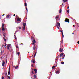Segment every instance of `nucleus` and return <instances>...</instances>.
I'll use <instances>...</instances> for the list:
<instances>
[{
	"instance_id": "obj_53",
	"label": "nucleus",
	"mask_w": 79,
	"mask_h": 79,
	"mask_svg": "<svg viewBox=\"0 0 79 79\" xmlns=\"http://www.w3.org/2000/svg\"><path fill=\"white\" fill-rule=\"evenodd\" d=\"M60 32H63L62 31L60 30Z\"/></svg>"
},
{
	"instance_id": "obj_16",
	"label": "nucleus",
	"mask_w": 79,
	"mask_h": 79,
	"mask_svg": "<svg viewBox=\"0 0 79 79\" xmlns=\"http://www.w3.org/2000/svg\"><path fill=\"white\" fill-rule=\"evenodd\" d=\"M61 13V9H60L59 10V13Z\"/></svg>"
},
{
	"instance_id": "obj_1",
	"label": "nucleus",
	"mask_w": 79,
	"mask_h": 79,
	"mask_svg": "<svg viewBox=\"0 0 79 79\" xmlns=\"http://www.w3.org/2000/svg\"><path fill=\"white\" fill-rule=\"evenodd\" d=\"M11 47V45L10 44H8L7 46L6 47L7 50H10V48Z\"/></svg>"
},
{
	"instance_id": "obj_39",
	"label": "nucleus",
	"mask_w": 79,
	"mask_h": 79,
	"mask_svg": "<svg viewBox=\"0 0 79 79\" xmlns=\"http://www.w3.org/2000/svg\"><path fill=\"white\" fill-rule=\"evenodd\" d=\"M6 63H7V59H6Z\"/></svg>"
},
{
	"instance_id": "obj_3",
	"label": "nucleus",
	"mask_w": 79,
	"mask_h": 79,
	"mask_svg": "<svg viewBox=\"0 0 79 79\" xmlns=\"http://www.w3.org/2000/svg\"><path fill=\"white\" fill-rule=\"evenodd\" d=\"M17 21H21V18H18L17 19Z\"/></svg>"
},
{
	"instance_id": "obj_5",
	"label": "nucleus",
	"mask_w": 79,
	"mask_h": 79,
	"mask_svg": "<svg viewBox=\"0 0 79 79\" xmlns=\"http://www.w3.org/2000/svg\"><path fill=\"white\" fill-rule=\"evenodd\" d=\"M5 65V61H3L2 62V66H4Z\"/></svg>"
},
{
	"instance_id": "obj_6",
	"label": "nucleus",
	"mask_w": 79,
	"mask_h": 79,
	"mask_svg": "<svg viewBox=\"0 0 79 79\" xmlns=\"http://www.w3.org/2000/svg\"><path fill=\"white\" fill-rule=\"evenodd\" d=\"M59 73H60V71L58 70L56 72V74H59Z\"/></svg>"
},
{
	"instance_id": "obj_37",
	"label": "nucleus",
	"mask_w": 79,
	"mask_h": 79,
	"mask_svg": "<svg viewBox=\"0 0 79 79\" xmlns=\"http://www.w3.org/2000/svg\"><path fill=\"white\" fill-rule=\"evenodd\" d=\"M23 28L24 30H25V27H24Z\"/></svg>"
},
{
	"instance_id": "obj_62",
	"label": "nucleus",
	"mask_w": 79,
	"mask_h": 79,
	"mask_svg": "<svg viewBox=\"0 0 79 79\" xmlns=\"http://www.w3.org/2000/svg\"><path fill=\"white\" fill-rule=\"evenodd\" d=\"M33 61H32V60H31V62H33Z\"/></svg>"
},
{
	"instance_id": "obj_38",
	"label": "nucleus",
	"mask_w": 79,
	"mask_h": 79,
	"mask_svg": "<svg viewBox=\"0 0 79 79\" xmlns=\"http://www.w3.org/2000/svg\"><path fill=\"white\" fill-rule=\"evenodd\" d=\"M16 47L17 48H18V46L16 45Z\"/></svg>"
},
{
	"instance_id": "obj_42",
	"label": "nucleus",
	"mask_w": 79,
	"mask_h": 79,
	"mask_svg": "<svg viewBox=\"0 0 79 79\" xmlns=\"http://www.w3.org/2000/svg\"><path fill=\"white\" fill-rule=\"evenodd\" d=\"M1 55L2 56L3 55V54L2 53V52H1Z\"/></svg>"
},
{
	"instance_id": "obj_43",
	"label": "nucleus",
	"mask_w": 79,
	"mask_h": 79,
	"mask_svg": "<svg viewBox=\"0 0 79 79\" xmlns=\"http://www.w3.org/2000/svg\"><path fill=\"white\" fill-rule=\"evenodd\" d=\"M8 78L9 79H10V76H9L8 77Z\"/></svg>"
},
{
	"instance_id": "obj_2",
	"label": "nucleus",
	"mask_w": 79,
	"mask_h": 79,
	"mask_svg": "<svg viewBox=\"0 0 79 79\" xmlns=\"http://www.w3.org/2000/svg\"><path fill=\"white\" fill-rule=\"evenodd\" d=\"M65 22L69 23V20L68 19L66 18L65 20Z\"/></svg>"
},
{
	"instance_id": "obj_60",
	"label": "nucleus",
	"mask_w": 79,
	"mask_h": 79,
	"mask_svg": "<svg viewBox=\"0 0 79 79\" xmlns=\"http://www.w3.org/2000/svg\"><path fill=\"white\" fill-rule=\"evenodd\" d=\"M17 16H18V15H16V17H17Z\"/></svg>"
},
{
	"instance_id": "obj_23",
	"label": "nucleus",
	"mask_w": 79,
	"mask_h": 79,
	"mask_svg": "<svg viewBox=\"0 0 79 79\" xmlns=\"http://www.w3.org/2000/svg\"><path fill=\"white\" fill-rule=\"evenodd\" d=\"M14 36H15V40H16L17 39L16 38V35H14Z\"/></svg>"
},
{
	"instance_id": "obj_57",
	"label": "nucleus",
	"mask_w": 79,
	"mask_h": 79,
	"mask_svg": "<svg viewBox=\"0 0 79 79\" xmlns=\"http://www.w3.org/2000/svg\"><path fill=\"white\" fill-rule=\"evenodd\" d=\"M73 27H75V25H73Z\"/></svg>"
},
{
	"instance_id": "obj_17",
	"label": "nucleus",
	"mask_w": 79,
	"mask_h": 79,
	"mask_svg": "<svg viewBox=\"0 0 79 79\" xmlns=\"http://www.w3.org/2000/svg\"><path fill=\"white\" fill-rule=\"evenodd\" d=\"M3 36L4 37H5V33H3Z\"/></svg>"
},
{
	"instance_id": "obj_22",
	"label": "nucleus",
	"mask_w": 79,
	"mask_h": 79,
	"mask_svg": "<svg viewBox=\"0 0 79 79\" xmlns=\"http://www.w3.org/2000/svg\"><path fill=\"white\" fill-rule=\"evenodd\" d=\"M67 13H69V9H68V10H67Z\"/></svg>"
},
{
	"instance_id": "obj_35",
	"label": "nucleus",
	"mask_w": 79,
	"mask_h": 79,
	"mask_svg": "<svg viewBox=\"0 0 79 79\" xmlns=\"http://www.w3.org/2000/svg\"><path fill=\"white\" fill-rule=\"evenodd\" d=\"M5 76H8V75H7V73H6Z\"/></svg>"
},
{
	"instance_id": "obj_36",
	"label": "nucleus",
	"mask_w": 79,
	"mask_h": 79,
	"mask_svg": "<svg viewBox=\"0 0 79 79\" xmlns=\"http://www.w3.org/2000/svg\"><path fill=\"white\" fill-rule=\"evenodd\" d=\"M20 53H19V52H18V55H19Z\"/></svg>"
},
{
	"instance_id": "obj_14",
	"label": "nucleus",
	"mask_w": 79,
	"mask_h": 79,
	"mask_svg": "<svg viewBox=\"0 0 79 79\" xmlns=\"http://www.w3.org/2000/svg\"><path fill=\"white\" fill-rule=\"evenodd\" d=\"M59 18V15H57V16H56V19H58V18Z\"/></svg>"
},
{
	"instance_id": "obj_58",
	"label": "nucleus",
	"mask_w": 79,
	"mask_h": 79,
	"mask_svg": "<svg viewBox=\"0 0 79 79\" xmlns=\"http://www.w3.org/2000/svg\"><path fill=\"white\" fill-rule=\"evenodd\" d=\"M64 56H65V55H64Z\"/></svg>"
},
{
	"instance_id": "obj_24",
	"label": "nucleus",
	"mask_w": 79,
	"mask_h": 79,
	"mask_svg": "<svg viewBox=\"0 0 79 79\" xmlns=\"http://www.w3.org/2000/svg\"><path fill=\"white\" fill-rule=\"evenodd\" d=\"M2 31H5V28H4V27H2Z\"/></svg>"
},
{
	"instance_id": "obj_32",
	"label": "nucleus",
	"mask_w": 79,
	"mask_h": 79,
	"mask_svg": "<svg viewBox=\"0 0 79 79\" xmlns=\"http://www.w3.org/2000/svg\"><path fill=\"white\" fill-rule=\"evenodd\" d=\"M25 6H27V4H26V3H25Z\"/></svg>"
},
{
	"instance_id": "obj_52",
	"label": "nucleus",
	"mask_w": 79,
	"mask_h": 79,
	"mask_svg": "<svg viewBox=\"0 0 79 79\" xmlns=\"http://www.w3.org/2000/svg\"><path fill=\"white\" fill-rule=\"evenodd\" d=\"M37 73V71L35 72V73L36 74Z\"/></svg>"
},
{
	"instance_id": "obj_31",
	"label": "nucleus",
	"mask_w": 79,
	"mask_h": 79,
	"mask_svg": "<svg viewBox=\"0 0 79 79\" xmlns=\"http://www.w3.org/2000/svg\"><path fill=\"white\" fill-rule=\"evenodd\" d=\"M4 44H5V45L4 46V47L6 46L7 45V44H6V43H5Z\"/></svg>"
},
{
	"instance_id": "obj_4",
	"label": "nucleus",
	"mask_w": 79,
	"mask_h": 79,
	"mask_svg": "<svg viewBox=\"0 0 79 79\" xmlns=\"http://www.w3.org/2000/svg\"><path fill=\"white\" fill-rule=\"evenodd\" d=\"M9 70L8 72V75H9L10 74V67H9Z\"/></svg>"
},
{
	"instance_id": "obj_49",
	"label": "nucleus",
	"mask_w": 79,
	"mask_h": 79,
	"mask_svg": "<svg viewBox=\"0 0 79 79\" xmlns=\"http://www.w3.org/2000/svg\"><path fill=\"white\" fill-rule=\"evenodd\" d=\"M13 16H15V14H14Z\"/></svg>"
},
{
	"instance_id": "obj_59",
	"label": "nucleus",
	"mask_w": 79,
	"mask_h": 79,
	"mask_svg": "<svg viewBox=\"0 0 79 79\" xmlns=\"http://www.w3.org/2000/svg\"><path fill=\"white\" fill-rule=\"evenodd\" d=\"M4 15H5V14H3V15H2V16H4Z\"/></svg>"
},
{
	"instance_id": "obj_61",
	"label": "nucleus",
	"mask_w": 79,
	"mask_h": 79,
	"mask_svg": "<svg viewBox=\"0 0 79 79\" xmlns=\"http://www.w3.org/2000/svg\"><path fill=\"white\" fill-rule=\"evenodd\" d=\"M15 34H16V32H15Z\"/></svg>"
},
{
	"instance_id": "obj_55",
	"label": "nucleus",
	"mask_w": 79,
	"mask_h": 79,
	"mask_svg": "<svg viewBox=\"0 0 79 79\" xmlns=\"http://www.w3.org/2000/svg\"><path fill=\"white\" fill-rule=\"evenodd\" d=\"M57 60V59H56H56H55V60Z\"/></svg>"
},
{
	"instance_id": "obj_44",
	"label": "nucleus",
	"mask_w": 79,
	"mask_h": 79,
	"mask_svg": "<svg viewBox=\"0 0 79 79\" xmlns=\"http://www.w3.org/2000/svg\"><path fill=\"white\" fill-rule=\"evenodd\" d=\"M32 44V45H34V44H35V43H33Z\"/></svg>"
},
{
	"instance_id": "obj_9",
	"label": "nucleus",
	"mask_w": 79,
	"mask_h": 79,
	"mask_svg": "<svg viewBox=\"0 0 79 79\" xmlns=\"http://www.w3.org/2000/svg\"><path fill=\"white\" fill-rule=\"evenodd\" d=\"M32 42L33 43H35H35H36V41L34 39V40L32 41Z\"/></svg>"
},
{
	"instance_id": "obj_13",
	"label": "nucleus",
	"mask_w": 79,
	"mask_h": 79,
	"mask_svg": "<svg viewBox=\"0 0 79 79\" xmlns=\"http://www.w3.org/2000/svg\"><path fill=\"white\" fill-rule=\"evenodd\" d=\"M57 25L59 26V27H60V23H57Z\"/></svg>"
},
{
	"instance_id": "obj_33",
	"label": "nucleus",
	"mask_w": 79,
	"mask_h": 79,
	"mask_svg": "<svg viewBox=\"0 0 79 79\" xmlns=\"http://www.w3.org/2000/svg\"><path fill=\"white\" fill-rule=\"evenodd\" d=\"M26 10L27 11H27H28V10H27V7H26Z\"/></svg>"
},
{
	"instance_id": "obj_54",
	"label": "nucleus",
	"mask_w": 79,
	"mask_h": 79,
	"mask_svg": "<svg viewBox=\"0 0 79 79\" xmlns=\"http://www.w3.org/2000/svg\"><path fill=\"white\" fill-rule=\"evenodd\" d=\"M62 59H64V57L63 58H62Z\"/></svg>"
},
{
	"instance_id": "obj_20",
	"label": "nucleus",
	"mask_w": 79,
	"mask_h": 79,
	"mask_svg": "<svg viewBox=\"0 0 79 79\" xmlns=\"http://www.w3.org/2000/svg\"><path fill=\"white\" fill-rule=\"evenodd\" d=\"M4 26H5V24L4 23H3L2 25V27H4Z\"/></svg>"
},
{
	"instance_id": "obj_25",
	"label": "nucleus",
	"mask_w": 79,
	"mask_h": 79,
	"mask_svg": "<svg viewBox=\"0 0 79 79\" xmlns=\"http://www.w3.org/2000/svg\"><path fill=\"white\" fill-rule=\"evenodd\" d=\"M62 37L64 38V35H63V32H62Z\"/></svg>"
},
{
	"instance_id": "obj_51",
	"label": "nucleus",
	"mask_w": 79,
	"mask_h": 79,
	"mask_svg": "<svg viewBox=\"0 0 79 79\" xmlns=\"http://www.w3.org/2000/svg\"><path fill=\"white\" fill-rule=\"evenodd\" d=\"M69 7L68 6L67 7V9H69Z\"/></svg>"
},
{
	"instance_id": "obj_19",
	"label": "nucleus",
	"mask_w": 79,
	"mask_h": 79,
	"mask_svg": "<svg viewBox=\"0 0 79 79\" xmlns=\"http://www.w3.org/2000/svg\"><path fill=\"white\" fill-rule=\"evenodd\" d=\"M33 77L34 79H35L36 78V75H34Z\"/></svg>"
},
{
	"instance_id": "obj_45",
	"label": "nucleus",
	"mask_w": 79,
	"mask_h": 79,
	"mask_svg": "<svg viewBox=\"0 0 79 79\" xmlns=\"http://www.w3.org/2000/svg\"><path fill=\"white\" fill-rule=\"evenodd\" d=\"M31 39H32V40H33V38L32 37H31Z\"/></svg>"
},
{
	"instance_id": "obj_28",
	"label": "nucleus",
	"mask_w": 79,
	"mask_h": 79,
	"mask_svg": "<svg viewBox=\"0 0 79 79\" xmlns=\"http://www.w3.org/2000/svg\"><path fill=\"white\" fill-rule=\"evenodd\" d=\"M18 66L15 67V69H18Z\"/></svg>"
},
{
	"instance_id": "obj_26",
	"label": "nucleus",
	"mask_w": 79,
	"mask_h": 79,
	"mask_svg": "<svg viewBox=\"0 0 79 79\" xmlns=\"http://www.w3.org/2000/svg\"><path fill=\"white\" fill-rule=\"evenodd\" d=\"M55 66H53L52 68V69H55Z\"/></svg>"
},
{
	"instance_id": "obj_10",
	"label": "nucleus",
	"mask_w": 79,
	"mask_h": 79,
	"mask_svg": "<svg viewBox=\"0 0 79 79\" xmlns=\"http://www.w3.org/2000/svg\"><path fill=\"white\" fill-rule=\"evenodd\" d=\"M23 26L25 27V26H26V23H23Z\"/></svg>"
},
{
	"instance_id": "obj_18",
	"label": "nucleus",
	"mask_w": 79,
	"mask_h": 79,
	"mask_svg": "<svg viewBox=\"0 0 79 79\" xmlns=\"http://www.w3.org/2000/svg\"><path fill=\"white\" fill-rule=\"evenodd\" d=\"M3 39L4 41H5V42H6V39H5V37H3Z\"/></svg>"
},
{
	"instance_id": "obj_27",
	"label": "nucleus",
	"mask_w": 79,
	"mask_h": 79,
	"mask_svg": "<svg viewBox=\"0 0 79 79\" xmlns=\"http://www.w3.org/2000/svg\"><path fill=\"white\" fill-rule=\"evenodd\" d=\"M61 63L62 64H64V63L63 61L61 62Z\"/></svg>"
},
{
	"instance_id": "obj_8",
	"label": "nucleus",
	"mask_w": 79,
	"mask_h": 79,
	"mask_svg": "<svg viewBox=\"0 0 79 79\" xmlns=\"http://www.w3.org/2000/svg\"><path fill=\"white\" fill-rule=\"evenodd\" d=\"M63 53H61L60 55V57H61L63 56Z\"/></svg>"
},
{
	"instance_id": "obj_29",
	"label": "nucleus",
	"mask_w": 79,
	"mask_h": 79,
	"mask_svg": "<svg viewBox=\"0 0 79 79\" xmlns=\"http://www.w3.org/2000/svg\"><path fill=\"white\" fill-rule=\"evenodd\" d=\"M36 55V53H35V54L34 55V57L35 58V56Z\"/></svg>"
},
{
	"instance_id": "obj_64",
	"label": "nucleus",
	"mask_w": 79,
	"mask_h": 79,
	"mask_svg": "<svg viewBox=\"0 0 79 79\" xmlns=\"http://www.w3.org/2000/svg\"><path fill=\"white\" fill-rule=\"evenodd\" d=\"M4 48H6V47H5Z\"/></svg>"
},
{
	"instance_id": "obj_11",
	"label": "nucleus",
	"mask_w": 79,
	"mask_h": 79,
	"mask_svg": "<svg viewBox=\"0 0 79 79\" xmlns=\"http://www.w3.org/2000/svg\"><path fill=\"white\" fill-rule=\"evenodd\" d=\"M35 45H34L33 47V50H35Z\"/></svg>"
},
{
	"instance_id": "obj_40",
	"label": "nucleus",
	"mask_w": 79,
	"mask_h": 79,
	"mask_svg": "<svg viewBox=\"0 0 79 79\" xmlns=\"http://www.w3.org/2000/svg\"><path fill=\"white\" fill-rule=\"evenodd\" d=\"M4 44H2V47H3V46H4Z\"/></svg>"
},
{
	"instance_id": "obj_34",
	"label": "nucleus",
	"mask_w": 79,
	"mask_h": 79,
	"mask_svg": "<svg viewBox=\"0 0 79 79\" xmlns=\"http://www.w3.org/2000/svg\"><path fill=\"white\" fill-rule=\"evenodd\" d=\"M4 79V77L3 76H2V79Z\"/></svg>"
},
{
	"instance_id": "obj_56",
	"label": "nucleus",
	"mask_w": 79,
	"mask_h": 79,
	"mask_svg": "<svg viewBox=\"0 0 79 79\" xmlns=\"http://www.w3.org/2000/svg\"><path fill=\"white\" fill-rule=\"evenodd\" d=\"M22 44H23V43H22L21 44V45H22Z\"/></svg>"
},
{
	"instance_id": "obj_21",
	"label": "nucleus",
	"mask_w": 79,
	"mask_h": 79,
	"mask_svg": "<svg viewBox=\"0 0 79 79\" xmlns=\"http://www.w3.org/2000/svg\"><path fill=\"white\" fill-rule=\"evenodd\" d=\"M34 71H35V72H36V71H37V70L35 69H34Z\"/></svg>"
},
{
	"instance_id": "obj_47",
	"label": "nucleus",
	"mask_w": 79,
	"mask_h": 79,
	"mask_svg": "<svg viewBox=\"0 0 79 79\" xmlns=\"http://www.w3.org/2000/svg\"><path fill=\"white\" fill-rule=\"evenodd\" d=\"M31 66L33 67L34 66V64H32L31 65Z\"/></svg>"
},
{
	"instance_id": "obj_30",
	"label": "nucleus",
	"mask_w": 79,
	"mask_h": 79,
	"mask_svg": "<svg viewBox=\"0 0 79 79\" xmlns=\"http://www.w3.org/2000/svg\"><path fill=\"white\" fill-rule=\"evenodd\" d=\"M35 60H33V63H35Z\"/></svg>"
},
{
	"instance_id": "obj_46",
	"label": "nucleus",
	"mask_w": 79,
	"mask_h": 79,
	"mask_svg": "<svg viewBox=\"0 0 79 79\" xmlns=\"http://www.w3.org/2000/svg\"><path fill=\"white\" fill-rule=\"evenodd\" d=\"M32 74H34V73H34V71H32Z\"/></svg>"
},
{
	"instance_id": "obj_7",
	"label": "nucleus",
	"mask_w": 79,
	"mask_h": 79,
	"mask_svg": "<svg viewBox=\"0 0 79 79\" xmlns=\"http://www.w3.org/2000/svg\"><path fill=\"white\" fill-rule=\"evenodd\" d=\"M59 51L60 52H63V49H62L61 48H60L59 49Z\"/></svg>"
},
{
	"instance_id": "obj_41",
	"label": "nucleus",
	"mask_w": 79,
	"mask_h": 79,
	"mask_svg": "<svg viewBox=\"0 0 79 79\" xmlns=\"http://www.w3.org/2000/svg\"><path fill=\"white\" fill-rule=\"evenodd\" d=\"M19 29H21V27H19Z\"/></svg>"
},
{
	"instance_id": "obj_50",
	"label": "nucleus",
	"mask_w": 79,
	"mask_h": 79,
	"mask_svg": "<svg viewBox=\"0 0 79 79\" xmlns=\"http://www.w3.org/2000/svg\"><path fill=\"white\" fill-rule=\"evenodd\" d=\"M57 26V28L58 29H59V27H58V26Z\"/></svg>"
},
{
	"instance_id": "obj_63",
	"label": "nucleus",
	"mask_w": 79,
	"mask_h": 79,
	"mask_svg": "<svg viewBox=\"0 0 79 79\" xmlns=\"http://www.w3.org/2000/svg\"><path fill=\"white\" fill-rule=\"evenodd\" d=\"M72 34H74V33H72Z\"/></svg>"
},
{
	"instance_id": "obj_48",
	"label": "nucleus",
	"mask_w": 79,
	"mask_h": 79,
	"mask_svg": "<svg viewBox=\"0 0 79 79\" xmlns=\"http://www.w3.org/2000/svg\"><path fill=\"white\" fill-rule=\"evenodd\" d=\"M77 43L79 45V41H78Z\"/></svg>"
},
{
	"instance_id": "obj_12",
	"label": "nucleus",
	"mask_w": 79,
	"mask_h": 79,
	"mask_svg": "<svg viewBox=\"0 0 79 79\" xmlns=\"http://www.w3.org/2000/svg\"><path fill=\"white\" fill-rule=\"evenodd\" d=\"M63 2H64V3H66L68 1V0H63Z\"/></svg>"
},
{
	"instance_id": "obj_15",
	"label": "nucleus",
	"mask_w": 79,
	"mask_h": 79,
	"mask_svg": "<svg viewBox=\"0 0 79 79\" xmlns=\"http://www.w3.org/2000/svg\"><path fill=\"white\" fill-rule=\"evenodd\" d=\"M10 17V15H8L7 16H6V18H8Z\"/></svg>"
}]
</instances>
